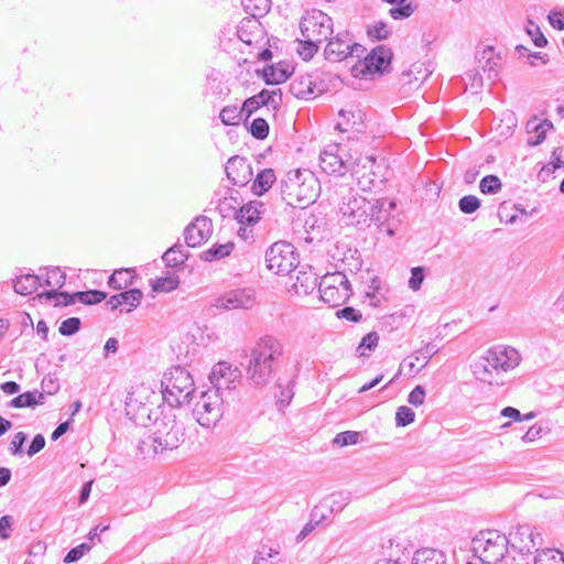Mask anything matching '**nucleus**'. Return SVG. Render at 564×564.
Listing matches in <instances>:
<instances>
[{
    "mask_svg": "<svg viewBox=\"0 0 564 564\" xmlns=\"http://www.w3.org/2000/svg\"><path fill=\"white\" fill-rule=\"evenodd\" d=\"M185 427L177 419L174 409L161 410L154 417L152 425V441H141L139 452L144 458L154 456L164 451L177 448L184 441Z\"/></svg>",
    "mask_w": 564,
    "mask_h": 564,
    "instance_id": "1",
    "label": "nucleus"
},
{
    "mask_svg": "<svg viewBox=\"0 0 564 564\" xmlns=\"http://www.w3.org/2000/svg\"><path fill=\"white\" fill-rule=\"evenodd\" d=\"M283 354L284 346L279 339L272 336L261 338L251 350L246 368L247 380L254 387L267 386L282 360Z\"/></svg>",
    "mask_w": 564,
    "mask_h": 564,
    "instance_id": "2",
    "label": "nucleus"
},
{
    "mask_svg": "<svg viewBox=\"0 0 564 564\" xmlns=\"http://www.w3.org/2000/svg\"><path fill=\"white\" fill-rule=\"evenodd\" d=\"M283 354L284 346L279 339L272 336L261 338L251 350L246 368L247 380L254 387L267 386L282 360Z\"/></svg>",
    "mask_w": 564,
    "mask_h": 564,
    "instance_id": "3",
    "label": "nucleus"
},
{
    "mask_svg": "<svg viewBox=\"0 0 564 564\" xmlns=\"http://www.w3.org/2000/svg\"><path fill=\"white\" fill-rule=\"evenodd\" d=\"M327 198L337 203L344 221L349 226H369L373 202L354 194L347 184L334 182L326 188Z\"/></svg>",
    "mask_w": 564,
    "mask_h": 564,
    "instance_id": "4",
    "label": "nucleus"
},
{
    "mask_svg": "<svg viewBox=\"0 0 564 564\" xmlns=\"http://www.w3.org/2000/svg\"><path fill=\"white\" fill-rule=\"evenodd\" d=\"M322 188L315 175L308 170L289 173L282 185L283 198L289 205H310L318 197Z\"/></svg>",
    "mask_w": 564,
    "mask_h": 564,
    "instance_id": "5",
    "label": "nucleus"
},
{
    "mask_svg": "<svg viewBox=\"0 0 564 564\" xmlns=\"http://www.w3.org/2000/svg\"><path fill=\"white\" fill-rule=\"evenodd\" d=\"M194 392V381L186 369L175 367L164 375L162 397L171 408L189 403Z\"/></svg>",
    "mask_w": 564,
    "mask_h": 564,
    "instance_id": "6",
    "label": "nucleus"
},
{
    "mask_svg": "<svg viewBox=\"0 0 564 564\" xmlns=\"http://www.w3.org/2000/svg\"><path fill=\"white\" fill-rule=\"evenodd\" d=\"M508 546V535L496 530L482 531L473 540V550L486 564L500 562L505 557Z\"/></svg>",
    "mask_w": 564,
    "mask_h": 564,
    "instance_id": "7",
    "label": "nucleus"
},
{
    "mask_svg": "<svg viewBox=\"0 0 564 564\" xmlns=\"http://www.w3.org/2000/svg\"><path fill=\"white\" fill-rule=\"evenodd\" d=\"M265 261L274 274L288 275L297 269L299 254L292 243L278 241L267 250Z\"/></svg>",
    "mask_w": 564,
    "mask_h": 564,
    "instance_id": "8",
    "label": "nucleus"
},
{
    "mask_svg": "<svg viewBox=\"0 0 564 564\" xmlns=\"http://www.w3.org/2000/svg\"><path fill=\"white\" fill-rule=\"evenodd\" d=\"M224 397L214 390L203 391L193 414L203 427L215 426L223 416Z\"/></svg>",
    "mask_w": 564,
    "mask_h": 564,
    "instance_id": "9",
    "label": "nucleus"
},
{
    "mask_svg": "<svg viewBox=\"0 0 564 564\" xmlns=\"http://www.w3.org/2000/svg\"><path fill=\"white\" fill-rule=\"evenodd\" d=\"M366 48L355 43L347 31L330 35L324 50L325 58L329 62H341L348 57L361 58Z\"/></svg>",
    "mask_w": 564,
    "mask_h": 564,
    "instance_id": "10",
    "label": "nucleus"
},
{
    "mask_svg": "<svg viewBox=\"0 0 564 564\" xmlns=\"http://www.w3.org/2000/svg\"><path fill=\"white\" fill-rule=\"evenodd\" d=\"M333 19L319 10L307 12L300 23L302 37L318 43L327 41L333 35Z\"/></svg>",
    "mask_w": 564,
    "mask_h": 564,
    "instance_id": "11",
    "label": "nucleus"
},
{
    "mask_svg": "<svg viewBox=\"0 0 564 564\" xmlns=\"http://www.w3.org/2000/svg\"><path fill=\"white\" fill-rule=\"evenodd\" d=\"M351 155L338 143H332L319 153V166L329 175L344 176L352 164Z\"/></svg>",
    "mask_w": 564,
    "mask_h": 564,
    "instance_id": "12",
    "label": "nucleus"
},
{
    "mask_svg": "<svg viewBox=\"0 0 564 564\" xmlns=\"http://www.w3.org/2000/svg\"><path fill=\"white\" fill-rule=\"evenodd\" d=\"M392 57L390 48L379 45L375 47L369 54L361 58L352 66L354 76L365 77L373 74H382L383 70L389 66Z\"/></svg>",
    "mask_w": 564,
    "mask_h": 564,
    "instance_id": "13",
    "label": "nucleus"
},
{
    "mask_svg": "<svg viewBox=\"0 0 564 564\" xmlns=\"http://www.w3.org/2000/svg\"><path fill=\"white\" fill-rule=\"evenodd\" d=\"M240 380L241 371L227 361L214 365L209 373V381L213 386L210 390L217 391L221 395L225 391L236 389Z\"/></svg>",
    "mask_w": 564,
    "mask_h": 564,
    "instance_id": "14",
    "label": "nucleus"
},
{
    "mask_svg": "<svg viewBox=\"0 0 564 564\" xmlns=\"http://www.w3.org/2000/svg\"><path fill=\"white\" fill-rule=\"evenodd\" d=\"M509 546L522 554L538 551L542 544V535L529 524H520L511 529L508 534Z\"/></svg>",
    "mask_w": 564,
    "mask_h": 564,
    "instance_id": "15",
    "label": "nucleus"
},
{
    "mask_svg": "<svg viewBox=\"0 0 564 564\" xmlns=\"http://www.w3.org/2000/svg\"><path fill=\"white\" fill-rule=\"evenodd\" d=\"M149 390L147 388H141L137 392H133L127 402V413H132L133 420L135 423L141 425H147L148 422L152 421V416H159V408H153V401L141 402L135 397H142L143 394H148Z\"/></svg>",
    "mask_w": 564,
    "mask_h": 564,
    "instance_id": "16",
    "label": "nucleus"
},
{
    "mask_svg": "<svg viewBox=\"0 0 564 564\" xmlns=\"http://www.w3.org/2000/svg\"><path fill=\"white\" fill-rule=\"evenodd\" d=\"M494 368L499 372H507L516 368L521 360L519 351L510 346H495L487 350Z\"/></svg>",
    "mask_w": 564,
    "mask_h": 564,
    "instance_id": "17",
    "label": "nucleus"
},
{
    "mask_svg": "<svg viewBox=\"0 0 564 564\" xmlns=\"http://www.w3.org/2000/svg\"><path fill=\"white\" fill-rule=\"evenodd\" d=\"M212 220L206 216H199L192 221L184 231L187 247L195 248L207 241L212 235Z\"/></svg>",
    "mask_w": 564,
    "mask_h": 564,
    "instance_id": "18",
    "label": "nucleus"
},
{
    "mask_svg": "<svg viewBox=\"0 0 564 564\" xmlns=\"http://www.w3.org/2000/svg\"><path fill=\"white\" fill-rule=\"evenodd\" d=\"M375 159L372 156H358L354 160L349 171L356 178L357 185L364 192L371 189L375 185L372 167Z\"/></svg>",
    "mask_w": 564,
    "mask_h": 564,
    "instance_id": "19",
    "label": "nucleus"
},
{
    "mask_svg": "<svg viewBox=\"0 0 564 564\" xmlns=\"http://www.w3.org/2000/svg\"><path fill=\"white\" fill-rule=\"evenodd\" d=\"M226 175L234 185L243 186L252 178V169L250 163L241 156H231L226 165Z\"/></svg>",
    "mask_w": 564,
    "mask_h": 564,
    "instance_id": "20",
    "label": "nucleus"
},
{
    "mask_svg": "<svg viewBox=\"0 0 564 564\" xmlns=\"http://www.w3.org/2000/svg\"><path fill=\"white\" fill-rule=\"evenodd\" d=\"M254 304V296L250 290H234L217 299L215 306L224 310H248Z\"/></svg>",
    "mask_w": 564,
    "mask_h": 564,
    "instance_id": "21",
    "label": "nucleus"
},
{
    "mask_svg": "<svg viewBox=\"0 0 564 564\" xmlns=\"http://www.w3.org/2000/svg\"><path fill=\"white\" fill-rule=\"evenodd\" d=\"M371 223H375L378 228L386 230L387 235L392 236L394 228L389 223L392 212L395 208V203L387 198L376 199L372 204Z\"/></svg>",
    "mask_w": 564,
    "mask_h": 564,
    "instance_id": "22",
    "label": "nucleus"
},
{
    "mask_svg": "<svg viewBox=\"0 0 564 564\" xmlns=\"http://www.w3.org/2000/svg\"><path fill=\"white\" fill-rule=\"evenodd\" d=\"M290 275V289L294 291L297 295H307L311 294L317 284L316 274L306 267H301L295 274L293 272Z\"/></svg>",
    "mask_w": 564,
    "mask_h": 564,
    "instance_id": "23",
    "label": "nucleus"
},
{
    "mask_svg": "<svg viewBox=\"0 0 564 564\" xmlns=\"http://www.w3.org/2000/svg\"><path fill=\"white\" fill-rule=\"evenodd\" d=\"M437 351L438 348L434 344L429 343L423 348L404 358L401 367H408L409 375H416L429 364L430 359Z\"/></svg>",
    "mask_w": 564,
    "mask_h": 564,
    "instance_id": "24",
    "label": "nucleus"
},
{
    "mask_svg": "<svg viewBox=\"0 0 564 564\" xmlns=\"http://www.w3.org/2000/svg\"><path fill=\"white\" fill-rule=\"evenodd\" d=\"M475 378L484 383L494 384L498 382V369L494 368L488 352L486 351L477 361L471 366Z\"/></svg>",
    "mask_w": 564,
    "mask_h": 564,
    "instance_id": "25",
    "label": "nucleus"
},
{
    "mask_svg": "<svg viewBox=\"0 0 564 564\" xmlns=\"http://www.w3.org/2000/svg\"><path fill=\"white\" fill-rule=\"evenodd\" d=\"M477 63L484 73L488 74V78H495L498 76L500 69V56L495 52V48L490 45L482 48L476 55Z\"/></svg>",
    "mask_w": 564,
    "mask_h": 564,
    "instance_id": "26",
    "label": "nucleus"
},
{
    "mask_svg": "<svg viewBox=\"0 0 564 564\" xmlns=\"http://www.w3.org/2000/svg\"><path fill=\"white\" fill-rule=\"evenodd\" d=\"M553 128L550 120L545 119L540 121L538 118H532L527 122V132L529 138L527 140L528 145L536 147L541 144L546 137L549 130Z\"/></svg>",
    "mask_w": 564,
    "mask_h": 564,
    "instance_id": "27",
    "label": "nucleus"
},
{
    "mask_svg": "<svg viewBox=\"0 0 564 564\" xmlns=\"http://www.w3.org/2000/svg\"><path fill=\"white\" fill-rule=\"evenodd\" d=\"M316 85L311 75H301L290 84L291 94L301 99H307L315 94Z\"/></svg>",
    "mask_w": 564,
    "mask_h": 564,
    "instance_id": "28",
    "label": "nucleus"
},
{
    "mask_svg": "<svg viewBox=\"0 0 564 564\" xmlns=\"http://www.w3.org/2000/svg\"><path fill=\"white\" fill-rule=\"evenodd\" d=\"M446 562L445 553L432 547L416 550L412 557V564H446Z\"/></svg>",
    "mask_w": 564,
    "mask_h": 564,
    "instance_id": "29",
    "label": "nucleus"
},
{
    "mask_svg": "<svg viewBox=\"0 0 564 564\" xmlns=\"http://www.w3.org/2000/svg\"><path fill=\"white\" fill-rule=\"evenodd\" d=\"M262 207L261 202H250L236 212V219L242 225L252 226L260 219Z\"/></svg>",
    "mask_w": 564,
    "mask_h": 564,
    "instance_id": "30",
    "label": "nucleus"
},
{
    "mask_svg": "<svg viewBox=\"0 0 564 564\" xmlns=\"http://www.w3.org/2000/svg\"><path fill=\"white\" fill-rule=\"evenodd\" d=\"M318 291L322 301L332 306H338L339 304L345 303L351 295L350 288L325 289L324 286H318Z\"/></svg>",
    "mask_w": 564,
    "mask_h": 564,
    "instance_id": "31",
    "label": "nucleus"
},
{
    "mask_svg": "<svg viewBox=\"0 0 564 564\" xmlns=\"http://www.w3.org/2000/svg\"><path fill=\"white\" fill-rule=\"evenodd\" d=\"M42 278L35 274H24L14 280V291L21 295H30L42 285Z\"/></svg>",
    "mask_w": 564,
    "mask_h": 564,
    "instance_id": "32",
    "label": "nucleus"
},
{
    "mask_svg": "<svg viewBox=\"0 0 564 564\" xmlns=\"http://www.w3.org/2000/svg\"><path fill=\"white\" fill-rule=\"evenodd\" d=\"M275 174L272 169H264L258 173L252 184V192L254 195H263L274 183Z\"/></svg>",
    "mask_w": 564,
    "mask_h": 564,
    "instance_id": "33",
    "label": "nucleus"
},
{
    "mask_svg": "<svg viewBox=\"0 0 564 564\" xmlns=\"http://www.w3.org/2000/svg\"><path fill=\"white\" fill-rule=\"evenodd\" d=\"M188 258V253L182 245H174L166 250L162 257V260L167 267L174 268L183 264Z\"/></svg>",
    "mask_w": 564,
    "mask_h": 564,
    "instance_id": "34",
    "label": "nucleus"
},
{
    "mask_svg": "<svg viewBox=\"0 0 564 564\" xmlns=\"http://www.w3.org/2000/svg\"><path fill=\"white\" fill-rule=\"evenodd\" d=\"M44 403V393L37 391H29L13 398L10 405L13 408L34 406Z\"/></svg>",
    "mask_w": 564,
    "mask_h": 564,
    "instance_id": "35",
    "label": "nucleus"
},
{
    "mask_svg": "<svg viewBox=\"0 0 564 564\" xmlns=\"http://www.w3.org/2000/svg\"><path fill=\"white\" fill-rule=\"evenodd\" d=\"M133 271L130 269L117 270L110 275L108 284L115 290H122L133 283Z\"/></svg>",
    "mask_w": 564,
    "mask_h": 564,
    "instance_id": "36",
    "label": "nucleus"
},
{
    "mask_svg": "<svg viewBox=\"0 0 564 564\" xmlns=\"http://www.w3.org/2000/svg\"><path fill=\"white\" fill-rule=\"evenodd\" d=\"M232 249H234L232 242H227L224 245H215L212 248L204 251L202 253L200 258L204 261L212 262V261L219 260V259H223V258L229 256L230 252L232 251Z\"/></svg>",
    "mask_w": 564,
    "mask_h": 564,
    "instance_id": "37",
    "label": "nucleus"
},
{
    "mask_svg": "<svg viewBox=\"0 0 564 564\" xmlns=\"http://www.w3.org/2000/svg\"><path fill=\"white\" fill-rule=\"evenodd\" d=\"M339 116L343 118V121H339L336 124V128L340 131H347L349 127L355 128L356 126H360L362 123V115L360 110L355 112L351 110L341 109L339 111Z\"/></svg>",
    "mask_w": 564,
    "mask_h": 564,
    "instance_id": "38",
    "label": "nucleus"
},
{
    "mask_svg": "<svg viewBox=\"0 0 564 564\" xmlns=\"http://www.w3.org/2000/svg\"><path fill=\"white\" fill-rule=\"evenodd\" d=\"M534 564H564V554L554 549L538 552Z\"/></svg>",
    "mask_w": 564,
    "mask_h": 564,
    "instance_id": "39",
    "label": "nucleus"
},
{
    "mask_svg": "<svg viewBox=\"0 0 564 564\" xmlns=\"http://www.w3.org/2000/svg\"><path fill=\"white\" fill-rule=\"evenodd\" d=\"M278 556L279 552L276 550L262 545L253 558V564H281V560Z\"/></svg>",
    "mask_w": 564,
    "mask_h": 564,
    "instance_id": "40",
    "label": "nucleus"
},
{
    "mask_svg": "<svg viewBox=\"0 0 564 564\" xmlns=\"http://www.w3.org/2000/svg\"><path fill=\"white\" fill-rule=\"evenodd\" d=\"M242 117L241 108H238L236 105L224 107L219 113L221 122L226 126L238 124Z\"/></svg>",
    "mask_w": 564,
    "mask_h": 564,
    "instance_id": "41",
    "label": "nucleus"
},
{
    "mask_svg": "<svg viewBox=\"0 0 564 564\" xmlns=\"http://www.w3.org/2000/svg\"><path fill=\"white\" fill-rule=\"evenodd\" d=\"M318 286L328 288H350L347 276L341 272H334L322 278Z\"/></svg>",
    "mask_w": 564,
    "mask_h": 564,
    "instance_id": "42",
    "label": "nucleus"
},
{
    "mask_svg": "<svg viewBox=\"0 0 564 564\" xmlns=\"http://www.w3.org/2000/svg\"><path fill=\"white\" fill-rule=\"evenodd\" d=\"M247 13L252 17L263 15L270 8V0H241Z\"/></svg>",
    "mask_w": 564,
    "mask_h": 564,
    "instance_id": "43",
    "label": "nucleus"
},
{
    "mask_svg": "<svg viewBox=\"0 0 564 564\" xmlns=\"http://www.w3.org/2000/svg\"><path fill=\"white\" fill-rule=\"evenodd\" d=\"M42 285L61 289L65 284L66 275L59 270V268L48 269L45 276H42Z\"/></svg>",
    "mask_w": 564,
    "mask_h": 564,
    "instance_id": "44",
    "label": "nucleus"
},
{
    "mask_svg": "<svg viewBox=\"0 0 564 564\" xmlns=\"http://www.w3.org/2000/svg\"><path fill=\"white\" fill-rule=\"evenodd\" d=\"M318 42L307 39L297 40L296 51L304 61H310L318 51Z\"/></svg>",
    "mask_w": 564,
    "mask_h": 564,
    "instance_id": "45",
    "label": "nucleus"
},
{
    "mask_svg": "<svg viewBox=\"0 0 564 564\" xmlns=\"http://www.w3.org/2000/svg\"><path fill=\"white\" fill-rule=\"evenodd\" d=\"M180 284L178 276L175 274H171L164 278L156 279L152 283V289L154 292H171L175 290Z\"/></svg>",
    "mask_w": 564,
    "mask_h": 564,
    "instance_id": "46",
    "label": "nucleus"
},
{
    "mask_svg": "<svg viewBox=\"0 0 564 564\" xmlns=\"http://www.w3.org/2000/svg\"><path fill=\"white\" fill-rule=\"evenodd\" d=\"M75 300H78L83 304H97L107 297V294L102 291L90 290L85 292L74 293Z\"/></svg>",
    "mask_w": 564,
    "mask_h": 564,
    "instance_id": "47",
    "label": "nucleus"
},
{
    "mask_svg": "<svg viewBox=\"0 0 564 564\" xmlns=\"http://www.w3.org/2000/svg\"><path fill=\"white\" fill-rule=\"evenodd\" d=\"M263 75L267 84L269 85H276L283 83L289 77V74L285 69L274 66L265 67L263 70Z\"/></svg>",
    "mask_w": 564,
    "mask_h": 564,
    "instance_id": "48",
    "label": "nucleus"
},
{
    "mask_svg": "<svg viewBox=\"0 0 564 564\" xmlns=\"http://www.w3.org/2000/svg\"><path fill=\"white\" fill-rule=\"evenodd\" d=\"M39 297H45L46 300H55V305L67 306L75 302L74 294L70 295L66 292H57L54 290L43 292L39 294Z\"/></svg>",
    "mask_w": 564,
    "mask_h": 564,
    "instance_id": "49",
    "label": "nucleus"
},
{
    "mask_svg": "<svg viewBox=\"0 0 564 564\" xmlns=\"http://www.w3.org/2000/svg\"><path fill=\"white\" fill-rule=\"evenodd\" d=\"M142 296L143 294L139 289H131L129 291L119 293L121 305H129L127 312H130L132 308L137 307L140 304Z\"/></svg>",
    "mask_w": 564,
    "mask_h": 564,
    "instance_id": "50",
    "label": "nucleus"
},
{
    "mask_svg": "<svg viewBox=\"0 0 564 564\" xmlns=\"http://www.w3.org/2000/svg\"><path fill=\"white\" fill-rule=\"evenodd\" d=\"M502 187L500 178L496 175L485 176L479 184L480 192L482 194H496Z\"/></svg>",
    "mask_w": 564,
    "mask_h": 564,
    "instance_id": "51",
    "label": "nucleus"
},
{
    "mask_svg": "<svg viewBox=\"0 0 564 564\" xmlns=\"http://www.w3.org/2000/svg\"><path fill=\"white\" fill-rule=\"evenodd\" d=\"M391 28L382 21L375 22L368 26V35L375 40H386L391 34Z\"/></svg>",
    "mask_w": 564,
    "mask_h": 564,
    "instance_id": "52",
    "label": "nucleus"
},
{
    "mask_svg": "<svg viewBox=\"0 0 564 564\" xmlns=\"http://www.w3.org/2000/svg\"><path fill=\"white\" fill-rule=\"evenodd\" d=\"M250 133L259 140H263L269 134V123L263 118H256L249 128Z\"/></svg>",
    "mask_w": 564,
    "mask_h": 564,
    "instance_id": "53",
    "label": "nucleus"
},
{
    "mask_svg": "<svg viewBox=\"0 0 564 564\" xmlns=\"http://www.w3.org/2000/svg\"><path fill=\"white\" fill-rule=\"evenodd\" d=\"M360 433L356 431H345L341 433H338L335 438L333 440V443L338 446H347V445H354L359 442Z\"/></svg>",
    "mask_w": 564,
    "mask_h": 564,
    "instance_id": "54",
    "label": "nucleus"
},
{
    "mask_svg": "<svg viewBox=\"0 0 564 564\" xmlns=\"http://www.w3.org/2000/svg\"><path fill=\"white\" fill-rule=\"evenodd\" d=\"M458 206L464 214H473L480 207V200L474 195H466L459 199Z\"/></svg>",
    "mask_w": 564,
    "mask_h": 564,
    "instance_id": "55",
    "label": "nucleus"
},
{
    "mask_svg": "<svg viewBox=\"0 0 564 564\" xmlns=\"http://www.w3.org/2000/svg\"><path fill=\"white\" fill-rule=\"evenodd\" d=\"M415 413L408 406H400L395 413V423L398 426H406L414 422Z\"/></svg>",
    "mask_w": 564,
    "mask_h": 564,
    "instance_id": "56",
    "label": "nucleus"
},
{
    "mask_svg": "<svg viewBox=\"0 0 564 564\" xmlns=\"http://www.w3.org/2000/svg\"><path fill=\"white\" fill-rule=\"evenodd\" d=\"M378 341H379V335L377 332H370L369 334L364 336L358 346L360 356H366L365 350L372 351L378 346Z\"/></svg>",
    "mask_w": 564,
    "mask_h": 564,
    "instance_id": "57",
    "label": "nucleus"
},
{
    "mask_svg": "<svg viewBox=\"0 0 564 564\" xmlns=\"http://www.w3.org/2000/svg\"><path fill=\"white\" fill-rule=\"evenodd\" d=\"M91 545L84 542L75 547H73L64 557V563H73L80 560L87 552H89Z\"/></svg>",
    "mask_w": 564,
    "mask_h": 564,
    "instance_id": "58",
    "label": "nucleus"
},
{
    "mask_svg": "<svg viewBox=\"0 0 564 564\" xmlns=\"http://www.w3.org/2000/svg\"><path fill=\"white\" fill-rule=\"evenodd\" d=\"M347 501L348 495L343 492L332 494L326 500L332 512H339L347 505Z\"/></svg>",
    "mask_w": 564,
    "mask_h": 564,
    "instance_id": "59",
    "label": "nucleus"
},
{
    "mask_svg": "<svg viewBox=\"0 0 564 564\" xmlns=\"http://www.w3.org/2000/svg\"><path fill=\"white\" fill-rule=\"evenodd\" d=\"M80 328V319L78 317H69L59 325V333L64 336H72Z\"/></svg>",
    "mask_w": 564,
    "mask_h": 564,
    "instance_id": "60",
    "label": "nucleus"
},
{
    "mask_svg": "<svg viewBox=\"0 0 564 564\" xmlns=\"http://www.w3.org/2000/svg\"><path fill=\"white\" fill-rule=\"evenodd\" d=\"M414 12V8L411 3H402L399 7L391 8L389 14L394 20H402L411 17Z\"/></svg>",
    "mask_w": 564,
    "mask_h": 564,
    "instance_id": "61",
    "label": "nucleus"
},
{
    "mask_svg": "<svg viewBox=\"0 0 564 564\" xmlns=\"http://www.w3.org/2000/svg\"><path fill=\"white\" fill-rule=\"evenodd\" d=\"M424 281V271L421 267H415L411 270V278L409 280V286L413 291L420 290Z\"/></svg>",
    "mask_w": 564,
    "mask_h": 564,
    "instance_id": "62",
    "label": "nucleus"
},
{
    "mask_svg": "<svg viewBox=\"0 0 564 564\" xmlns=\"http://www.w3.org/2000/svg\"><path fill=\"white\" fill-rule=\"evenodd\" d=\"M336 316L338 318H345L347 321L355 322V323L359 322L362 317V315L359 311H357L350 306H346L341 310H338L336 312Z\"/></svg>",
    "mask_w": 564,
    "mask_h": 564,
    "instance_id": "63",
    "label": "nucleus"
},
{
    "mask_svg": "<svg viewBox=\"0 0 564 564\" xmlns=\"http://www.w3.org/2000/svg\"><path fill=\"white\" fill-rule=\"evenodd\" d=\"M547 19L554 29L564 30V10L551 11Z\"/></svg>",
    "mask_w": 564,
    "mask_h": 564,
    "instance_id": "64",
    "label": "nucleus"
}]
</instances>
